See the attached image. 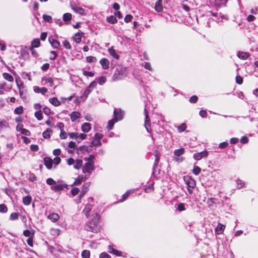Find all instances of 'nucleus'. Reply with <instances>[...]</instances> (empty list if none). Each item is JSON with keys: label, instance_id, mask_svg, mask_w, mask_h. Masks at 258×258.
Returning <instances> with one entry per match:
<instances>
[{"label": "nucleus", "instance_id": "f257e3e1", "mask_svg": "<svg viewBox=\"0 0 258 258\" xmlns=\"http://www.w3.org/2000/svg\"><path fill=\"white\" fill-rule=\"evenodd\" d=\"M100 216L99 214L95 213L91 216L90 220L88 221L85 226V230L94 233H97L100 229L99 225Z\"/></svg>", "mask_w": 258, "mask_h": 258}, {"label": "nucleus", "instance_id": "f03ea898", "mask_svg": "<svg viewBox=\"0 0 258 258\" xmlns=\"http://www.w3.org/2000/svg\"><path fill=\"white\" fill-rule=\"evenodd\" d=\"M127 75L126 71L122 68H116L112 77L114 81H118L124 79Z\"/></svg>", "mask_w": 258, "mask_h": 258}, {"label": "nucleus", "instance_id": "7ed1b4c3", "mask_svg": "<svg viewBox=\"0 0 258 258\" xmlns=\"http://www.w3.org/2000/svg\"><path fill=\"white\" fill-rule=\"evenodd\" d=\"M94 169V164H92L87 162L85 163V165L82 167L83 173H88V176L90 175L92 171H93Z\"/></svg>", "mask_w": 258, "mask_h": 258}, {"label": "nucleus", "instance_id": "20e7f679", "mask_svg": "<svg viewBox=\"0 0 258 258\" xmlns=\"http://www.w3.org/2000/svg\"><path fill=\"white\" fill-rule=\"evenodd\" d=\"M184 149L182 148L179 149H176L174 151V155L176 156L175 160L176 161L181 162L184 160L183 157H179L181 155H183L184 152Z\"/></svg>", "mask_w": 258, "mask_h": 258}, {"label": "nucleus", "instance_id": "39448f33", "mask_svg": "<svg viewBox=\"0 0 258 258\" xmlns=\"http://www.w3.org/2000/svg\"><path fill=\"white\" fill-rule=\"evenodd\" d=\"M184 180L186 182L187 187L194 188L196 185L195 180L189 176H184Z\"/></svg>", "mask_w": 258, "mask_h": 258}, {"label": "nucleus", "instance_id": "423d86ee", "mask_svg": "<svg viewBox=\"0 0 258 258\" xmlns=\"http://www.w3.org/2000/svg\"><path fill=\"white\" fill-rule=\"evenodd\" d=\"M68 186L69 185L66 183L55 184L53 186H51V189L52 190L54 191L55 192H57L60 190H63L65 188L68 189Z\"/></svg>", "mask_w": 258, "mask_h": 258}, {"label": "nucleus", "instance_id": "0eeeda50", "mask_svg": "<svg viewBox=\"0 0 258 258\" xmlns=\"http://www.w3.org/2000/svg\"><path fill=\"white\" fill-rule=\"evenodd\" d=\"M154 155H155V156L156 157V159H155V160L154 161V165H153V166L152 175H153L154 176H156L157 174H159V171L157 173V171L156 170V168L158 166V163H159V160H160V158L158 156L157 151H156L154 153Z\"/></svg>", "mask_w": 258, "mask_h": 258}, {"label": "nucleus", "instance_id": "6e6552de", "mask_svg": "<svg viewBox=\"0 0 258 258\" xmlns=\"http://www.w3.org/2000/svg\"><path fill=\"white\" fill-rule=\"evenodd\" d=\"M97 83L95 81H93L90 83L89 86L84 91V95L87 98L90 93L92 90L96 87Z\"/></svg>", "mask_w": 258, "mask_h": 258}, {"label": "nucleus", "instance_id": "1a4fd4ad", "mask_svg": "<svg viewBox=\"0 0 258 258\" xmlns=\"http://www.w3.org/2000/svg\"><path fill=\"white\" fill-rule=\"evenodd\" d=\"M116 112L113 111V118L111 120H109L107 123V128L108 130H111L113 128L114 124L115 122L117 121V119L116 117Z\"/></svg>", "mask_w": 258, "mask_h": 258}, {"label": "nucleus", "instance_id": "9d476101", "mask_svg": "<svg viewBox=\"0 0 258 258\" xmlns=\"http://www.w3.org/2000/svg\"><path fill=\"white\" fill-rule=\"evenodd\" d=\"M208 152L204 151L199 153H195L193 155L194 158L196 160H200L203 157H206L208 156Z\"/></svg>", "mask_w": 258, "mask_h": 258}, {"label": "nucleus", "instance_id": "9b49d317", "mask_svg": "<svg viewBox=\"0 0 258 258\" xmlns=\"http://www.w3.org/2000/svg\"><path fill=\"white\" fill-rule=\"evenodd\" d=\"M48 41L52 47L54 48H57L60 46V42L57 40L53 38L52 37H49L48 38Z\"/></svg>", "mask_w": 258, "mask_h": 258}, {"label": "nucleus", "instance_id": "f8f14e48", "mask_svg": "<svg viewBox=\"0 0 258 258\" xmlns=\"http://www.w3.org/2000/svg\"><path fill=\"white\" fill-rule=\"evenodd\" d=\"M44 164L48 169H50L52 167L53 161L49 157H45L44 158Z\"/></svg>", "mask_w": 258, "mask_h": 258}, {"label": "nucleus", "instance_id": "ddd939ff", "mask_svg": "<svg viewBox=\"0 0 258 258\" xmlns=\"http://www.w3.org/2000/svg\"><path fill=\"white\" fill-rule=\"evenodd\" d=\"M90 182L84 184L82 187V189L79 196V199H81L88 190V187L90 186Z\"/></svg>", "mask_w": 258, "mask_h": 258}, {"label": "nucleus", "instance_id": "4468645a", "mask_svg": "<svg viewBox=\"0 0 258 258\" xmlns=\"http://www.w3.org/2000/svg\"><path fill=\"white\" fill-rule=\"evenodd\" d=\"M100 63L103 69H107L109 67V61L106 58H103L100 60Z\"/></svg>", "mask_w": 258, "mask_h": 258}, {"label": "nucleus", "instance_id": "2eb2a0df", "mask_svg": "<svg viewBox=\"0 0 258 258\" xmlns=\"http://www.w3.org/2000/svg\"><path fill=\"white\" fill-rule=\"evenodd\" d=\"M92 205H91L90 204H88L85 206V207L83 211V213L85 214L86 218L89 217V213H90V211L92 210Z\"/></svg>", "mask_w": 258, "mask_h": 258}, {"label": "nucleus", "instance_id": "dca6fc26", "mask_svg": "<svg viewBox=\"0 0 258 258\" xmlns=\"http://www.w3.org/2000/svg\"><path fill=\"white\" fill-rule=\"evenodd\" d=\"M108 51L109 54L112 56L114 58L118 59L119 58V55L116 52V50L112 46L108 48Z\"/></svg>", "mask_w": 258, "mask_h": 258}, {"label": "nucleus", "instance_id": "f3484780", "mask_svg": "<svg viewBox=\"0 0 258 258\" xmlns=\"http://www.w3.org/2000/svg\"><path fill=\"white\" fill-rule=\"evenodd\" d=\"M48 219L50 220L53 222H56L59 218V216L58 214L52 213L51 214H50L47 216Z\"/></svg>", "mask_w": 258, "mask_h": 258}, {"label": "nucleus", "instance_id": "a211bd4d", "mask_svg": "<svg viewBox=\"0 0 258 258\" xmlns=\"http://www.w3.org/2000/svg\"><path fill=\"white\" fill-rule=\"evenodd\" d=\"M34 91L35 93H40L42 95H45V93L47 92V89L44 87L40 88V87L35 86L34 87Z\"/></svg>", "mask_w": 258, "mask_h": 258}, {"label": "nucleus", "instance_id": "6ab92c4d", "mask_svg": "<svg viewBox=\"0 0 258 258\" xmlns=\"http://www.w3.org/2000/svg\"><path fill=\"white\" fill-rule=\"evenodd\" d=\"M155 9L158 12H161L163 10L162 0H158L156 2L155 6Z\"/></svg>", "mask_w": 258, "mask_h": 258}, {"label": "nucleus", "instance_id": "aec40b11", "mask_svg": "<svg viewBox=\"0 0 258 258\" xmlns=\"http://www.w3.org/2000/svg\"><path fill=\"white\" fill-rule=\"evenodd\" d=\"M249 56V53L248 52L238 51L237 53V56L242 59L245 60L246 59L248 56Z\"/></svg>", "mask_w": 258, "mask_h": 258}, {"label": "nucleus", "instance_id": "412c9836", "mask_svg": "<svg viewBox=\"0 0 258 258\" xmlns=\"http://www.w3.org/2000/svg\"><path fill=\"white\" fill-rule=\"evenodd\" d=\"M81 116V114L77 111H73L70 114V117L72 121L74 122L76 121V120L79 118H80Z\"/></svg>", "mask_w": 258, "mask_h": 258}, {"label": "nucleus", "instance_id": "4be33fe9", "mask_svg": "<svg viewBox=\"0 0 258 258\" xmlns=\"http://www.w3.org/2000/svg\"><path fill=\"white\" fill-rule=\"evenodd\" d=\"M225 226L221 223H218L217 227L215 229V232L217 234H222L224 230Z\"/></svg>", "mask_w": 258, "mask_h": 258}, {"label": "nucleus", "instance_id": "5701e85b", "mask_svg": "<svg viewBox=\"0 0 258 258\" xmlns=\"http://www.w3.org/2000/svg\"><path fill=\"white\" fill-rule=\"evenodd\" d=\"M91 128V124L88 122L83 123L81 127L82 131L84 133H88Z\"/></svg>", "mask_w": 258, "mask_h": 258}, {"label": "nucleus", "instance_id": "b1692460", "mask_svg": "<svg viewBox=\"0 0 258 258\" xmlns=\"http://www.w3.org/2000/svg\"><path fill=\"white\" fill-rule=\"evenodd\" d=\"M49 102L54 106H58L60 105V101L56 97L51 98L49 99Z\"/></svg>", "mask_w": 258, "mask_h": 258}, {"label": "nucleus", "instance_id": "393cba45", "mask_svg": "<svg viewBox=\"0 0 258 258\" xmlns=\"http://www.w3.org/2000/svg\"><path fill=\"white\" fill-rule=\"evenodd\" d=\"M82 37V34L78 32L73 36V39L77 43H79L81 41Z\"/></svg>", "mask_w": 258, "mask_h": 258}, {"label": "nucleus", "instance_id": "a878e982", "mask_svg": "<svg viewBox=\"0 0 258 258\" xmlns=\"http://www.w3.org/2000/svg\"><path fill=\"white\" fill-rule=\"evenodd\" d=\"M17 86L18 87L19 90V94L21 98H24V95L25 94V91L24 90V87L22 84H17Z\"/></svg>", "mask_w": 258, "mask_h": 258}, {"label": "nucleus", "instance_id": "bb28decb", "mask_svg": "<svg viewBox=\"0 0 258 258\" xmlns=\"http://www.w3.org/2000/svg\"><path fill=\"white\" fill-rule=\"evenodd\" d=\"M86 178V177H84L83 176H79L76 179H75V180L72 185H79L83 181L85 180Z\"/></svg>", "mask_w": 258, "mask_h": 258}, {"label": "nucleus", "instance_id": "cd10ccee", "mask_svg": "<svg viewBox=\"0 0 258 258\" xmlns=\"http://www.w3.org/2000/svg\"><path fill=\"white\" fill-rule=\"evenodd\" d=\"M72 19V15L70 13H65L63 15V21L66 23L69 24Z\"/></svg>", "mask_w": 258, "mask_h": 258}, {"label": "nucleus", "instance_id": "c85d7f7f", "mask_svg": "<svg viewBox=\"0 0 258 258\" xmlns=\"http://www.w3.org/2000/svg\"><path fill=\"white\" fill-rule=\"evenodd\" d=\"M114 111L116 112V116L117 117V121L120 120L123 118V112H122L121 109H117L115 108Z\"/></svg>", "mask_w": 258, "mask_h": 258}, {"label": "nucleus", "instance_id": "c756f323", "mask_svg": "<svg viewBox=\"0 0 258 258\" xmlns=\"http://www.w3.org/2000/svg\"><path fill=\"white\" fill-rule=\"evenodd\" d=\"M32 198L30 196L28 195L23 198V203L24 205L28 206L31 203Z\"/></svg>", "mask_w": 258, "mask_h": 258}, {"label": "nucleus", "instance_id": "7c9ffc66", "mask_svg": "<svg viewBox=\"0 0 258 258\" xmlns=\"http://www.w3.org/2000/svg\"><path fill=\"white\" fill-rule=\"evenodd\" d=\"M73 9L75 12L78 13L81 15L83 16L85 15L84 9L81 7L76 6L73 8Z\"/></svg>", "mask_w": 258, "mask_h": 258}, {"label": "nucleus", "instance_id": "2f4dec72", "mask_svg": "<svg viewBox=\"0 0 258 258\" xmlns=\"http://www.w3.org/2000/svg\"><path fill=\"white\" fill-rule=\"evenodd\" d=\"M83 161L81 159H77L75 161L74 168L76 169H79L82 167Z\"/></svg>", "mask_w": 258, "mask_h": 258}, {"label": "nucleus", "instance_id": "473e14b6", "mask_svg": "<svg viewBox=\"0 0 258 258\" xmlns=\"http://www.w3.org/2000/svg\"><path fill=\"white\" fill-rule=\"evenodd\" d=\"M51 133L52 131L51 129L47 128L46 130L42 133V136L44 139H48L50 138Z\"/></svg>", "mask_w": 258, "mask_h": 258}, {"label": "nucleus", "instance_id": "72a5a7b5", "mask_svg": "<svg viewBox=\"0 0 258 258\" xmlns=\"http://www.w3.org/2000/svg\"><path fill=\"white\" fill-rule=\"evenodd\" d=\"M42 81H44L45 84H48L49 86L52 87L53 85V80L51 78H43Z\"/></svg>", "mask_w": 258, "mask_h": 258}, {"label": "nucleus", "instance_id": "f704fd0d", "mask_svg": "<svg viewBox=\"0 0 258 258\" xmlns=\"http://www.w3.org/2000/svg\"><path fill=\"white\" fill-rule=\"evenodd\" d=\"M3 76L4 78L6 80L9 81V82H13L14 81V78L10 74L7 73H4L3 74Z\"/></svg>", "mask_w": 258, "mask_h": 258}, {"label": "nucleus", "instance_id": "c9c22d12", "mask_svg": "<svg viewBox=\"0 0 258 258\" xmlns=\"http://www.w3.org/2000/svg\"><path fill=\"white\" fill-rule=\"evenodd\" d=\"M106 21L108 23L110 24H115L117 22V20L114 16H110L107 18Z\"/></svg>", "mask_w": 258, "mask_h": 258}, {"label": "nucleus", "instance_id": "e433bc0d", "mask_svg": "<svg viewBox=\"0 0 258 258\" xmlns=\"http://www.w3.org/2000/svg\"><path fill=\"white\" fill-rule=\"evenodd\" d=\"M40 41L38 38H35L31 42V47H33V48L34 47H38L40 46Z\"/></svg>", "mask_w": 258, "mask_h": 258}, {"label": "nucleus", "instance_id": "4c0bfd02", "mask_svg": "<svg viewBox=\"0 0 258 258\" xmlns=\"http://www.w3.org/2000/svg\"><path fill=\"white\" fill-rule=\"evenodd\" d=\"M9 126V124L7 121L5 120H3L0 121V132Z\"/></svg>", "mask_w": 258, "mask_h": 258}, {"label": "nucleus", "instance_id": "58836bf2", "mask_svg": "<svg viewBox=\"0 0 258 258\" xmlns=\"http://www.w3.org/2000/svg\"><path fill=\"white\" fill-rule=\"evenodd\" d=\"M84 160H85V161H87V162H89V163H90L92 164H94L95 158L93 155H90L89 156V157H85L84 158Z\"/></svg>", "mask_w": 258, "mask_h": 258}, {"label": "nucleus", "instance_id": "ea45409f", "mask_svg": "<svg viewBox=\"0 0 258 258\" xmlns=\"http://www.w3.org/2000/svg\"><path fill=\"white\" fill-rule=\"evenodd\" d=\"M101 145V143L100 140L98 139H95V138H93L92 142H91V147L92 146H100Z\"/></svg>", "mask_w": 258, "mask_h": 258}, {"label": "nucleus", "instance_id": "a19ab883", "mask_svg": "<svg viewBox=\"0 0 258 258\" xmlns=\"http://www.w3.org/2000/svg\"><path fill=\"white\" fill-rule=\"evenodd\" d=\"M186 209L185 207V204L182 203H180L177 205L176 210L179 212L185 211Z\"/></svg>", "mask_w": 258, "mask_h": 258}, {"label": "nucleus", "instance_id": "79ce46f5", "mask_svg": "<svg viewBox=\"0 0 258 258\" xmlns=\"http://www.w3.org/2000/svg\"><path fill=\"white\" fill-rule=\"evenodd\" d=\"M35 117L38 120H41L43 118L42 111H37L34 113Z\"/></svg>", "mask_w": 258, "mask_h": 258}, {"label": "nucleus", "instance_id": "37998d69", "mask_svg": "<svg viewBox=\"0 0 258 258\" xmlns=\"http://www.w3.org/2000/svg\"><path fill=\"white\" fill-rule=\"evenodd\" d=\"M63 45L64 47L68 50H71L72 49V46L69 42V41L67 40H65L62 42Z\"/></svg>", "mask_w": 258, "mask_h": 258}, {"label": "nucleus", "instance_id": "c03bdc74", "mask_svg": "<svg viewBox=\"0 0 258 258\" xmlns=\"http://www.w3.org/2000/svg\"><path fill=\"white\" fill-rule=\"evenodd\" d=\"M133 193V191L132 190H128L127 191H126V192H125L122 196V199L121 200H120V202H123L124 201H125L126 198L128 197V196L130 195L131 193Z\"/></svg>", "mask_w": 258, "mask_h": 258}, {"label": "nucleus", "instance_id": "a18cd8bd", "mask_svg": "<svg viewBox=\"0 0 258 258\" xmlns=\"http://www.w3.org/2000/svg\"><path fill=\"white\" fill-rule=\"evenodd\" d=\"M236 182L237 183V188L238 189L243 187L244 185V182L239 179H237Z\"/></svg>", "mask_w": 258, "mask_h": 258}, {"label": "nucleus", "instance_id": "49530a36", "mask_svg": "<svg viewBox=\"0 0 258 258\" xmlns=\"http://www.w3.org/2000/svg\"><path fill=\"white\" fill-rule=\"evenodd\" d=\"M90 252L89 250H84L82 252V256L83 258H90Z\"/></svg>", "mask_w": 258, "mask_h": 258}, {"label": "nucleus", "instance_id": "de8ad7c7", "mask_svg": "<svg viewBox=\"0 0 258 258\" xmlns=\"http://www.w3.org/2000/svg\"><path fill=\"white\" fill-rule=\"evenodd\" d=\"M23 112V108L22 106H20L18 107L15 109L14 113L16 114H21Z\"/></svg>", "mask_w": 258, "mask_h": 258}, {"label": "nucleus", "instance_id": "09e8293b", "mask_svg": "<svg viewBox=\"0 0 258 258\" xmlns=\"http://www.w3.org/2000/svg\"><path fill=\"white\" fill-rule=\"evenodd\" d=\"M201 169L199 166H194V169H192V172L194 174L198 175L201 172Z\"/></svg>", "mask_w": 258, "mask_h": 258}, {"label": "nucleus", "instance_id": "8fccbe9b", "mask_svg": "<svg viewBox=\"0 0 258 258\" xmlns=\"http://www.w3.org/2000/svg\"><path fill=\"white\" fill-rule=\"evenodd\" d=\"M19 214L18 213H12L10 216V220H16L18 219Z\"/></svg>", "mask_w": 258, "mask_h": 258}, {"label": "nucleus", "instance_id": "3c124183", "mask_svg": "<svg viewBox=\"0 0 258 258\" xmlns=\"http://www.w3.org/2000/svg\"><path fill=\"white\" fill-rule=\"evenodd\" d=\"M46 182L49 185L53 186L56 184V181L51 178H48L46 179Z\"/></svg>", "mask_w": 258, "mask_h": 258}, {"label": "nucleus", "instance_id": "603ef678", "mask_svg": "<svg viewBox=\"0 0 258 258\" xmlns=\"http://www.w3.org/2000/svg\"><path fill=\"white\" fill-rule=\"evenodd\" d=\"M8 211L7 207L5 204H0V212L5 213Z\"/></svg>", "mask_w": 258, "mask_h": 258}, {"label": "nucleus", "instance_id": "864d4df0", "mask_svg": "<svg viewBox=\"0 0 258 258\" xmlns=\"http://www.w3.org/2000/svg\"><path fill=\"white\" fill-rule=\"evenodd\" d=\"M97 81H98V83L100 84V85H103V84H104L106 81V79L105 77L104 76H101L100 77V78H99L98 79H97Z\"/></svg>", "mask_w": 258, "mask_h": 258}, {"label": "nucleus", "instance_id": "5fc2aeb1", "mask_svg": "<svg viewBox=\"0 0 258 258\" xmlns=\"http://www.w3.org/2000/svg\"><path fill=\"white\" fill-rule=\"evenodd\" d=\"M186 128V125L185 123H183L178 127V130L179 132H183Z\"/></svg>", "mask_w": 258, "mask_h": 258}, {"label": "nucleus", "instance_id": "6e6d98bb", "mask_svg": "<svg viewBox=\"0 0 258 258\" xmlns=\"http://www.w3.org/2000/svg\"><path fill=\"white\" fill-rule=\"evenodd\" d=\"M42 18L44 21L48 23L50 22L52 20V17L50 16L45 14L43 15Z\"/></svg>", "mask_w": 258, "mask_h": 258}, {"label": "nucleus", "instance_id": "4d7b16f0", "mask_svg": "<svg viewBox=\"0 0 258 258\" xmlns=\"http://www.w3.org/2000/svg\"><path fill=\"white\" fill-rule=\"evenodd\" d=\"M86 60L89 62H94L97 61V58L95 56H89L87 57Z\"/></svg>", "mask_w": 258, "mask_h": 258}, {"label": "nucleus", "instance_id": "13d9d810", "mask_svg": "<svg viewBox=\"0 0 258 258\" xmlns=\"http://www.w3.org/2000/svg\"><path fill=\"white\" fill-rule=\"evenodd\" d=\"M68 147L70 148H73L76 150H78V147H77L76 144L75 142H74L71 141L69 143Z\"/></svg>", "mask_w": 258, "mask_h": 258}, {"label": "nucleus", "instance_id": "bf43d9fd", "mask_svg": "<svg viewBox=\"0 0 258 258\" xmlns=\"http://www.w3.org/2000/svg\"><path fill=\"white\" fill-rule=\"evenodd\" d=\"M153 190V183H151L148 187H146L145 191L147 193L151 192Z\"/></svg>", "mask_w": 258, "mask_h": 258}, {"label": "nucleus", "instance_id": "052dcab7", "mask_svg": "<svg viewBox=\"0 0 258 258\" xmlns=\"http://www.w3.org/2000/svg\"><path fill=\"white\" fill-rule=\"evenodd\" d=\"M198 99V98L196 95H193L189 98V101L191 103H195L197 102Z\"/></svg>", "mask_w": 258, "mask_h": 258}, {"label": "nucleus", "instance_id": "680f3d73", "mask_svg": "<svg viewBox=\"0 0 258 258\" xmlns=\"http://www.w3.org/2000/svg\"><path fill=\"white\" fill-rule=\"evenodd\" d=\"M69 136L71 139H75L77 140L78 139V133H69Z\"/></svg>", "mask_w": 258, "mask_h": 258}, {"label": "nucleus", "instance_id": "e2e57ef3", "mask_svg": "<svg viewBox=\"0 0 258 258\" xmlns=\"http://www.w3.org/2000/svg\"><path fill=\"white\" fill-rule=\"evenodd\" d=\"M44 113L47 115H49L51 114V110L49 108L45 106L43 109Z\"/></svg>", "mask_w": 258, "mask_h": 258}, {"label": "nucleus", "instance_id": "0e129e2a", "mask_svg": "<svg viewBox=\"0 0 258 258\" xmlns=\"http://www.w3.org/2000/svg\"><path fill=\"white\" fill-rule=\"evenodd\" d=\"M79 191V189L78 187H73L71 189V194L73 196L77 195Z\"/></svg>", "mask_w": 258, "mask_h": 258}, {"label": "nucleus", "instance_id": "69168bd1", "mask_svg": "<svg viewBox=\"0 0 258 258\" xmlns=\"http://www.w3.org/2000/svg\"><path fill=\"white\" fill-rule=\"evenodd\" d=\"M50 53L52 54V55H51L49 57V59L51 60H54L56 57H57V53L54 51H51Z\"/></svg>", "mask_w": 258, "mask_h": 258}, {"label": "nucleus", "instance_id": "338daca9", "mask_svg": "<svg viewBox=\"0 0 258 258\" xmlns=\"http://www.w3.org/2000/svg\"><path fill=\"white\" fill-rule=\"evenodd\" d=\"M228 146V143L227 142H224L221 143L219 145V148L223 149H225V148H226Z\"/></svg>", "mask_w": 258, "mask_h": 258}, {"label": "nucleus", "instance_id": "774afa93", "mask_svg": "<svg viewBox=\"0 0 258 258\" xmlns=\"http://www.w3.org/2000/svg\"><path fill=\"white\" fill-rule=\"evenodd\" d=\"M99 258H111V256L106 252H102L100 254Z\"/></svg>", "mask_w": 258, "mask_h": 258}]
</instances>
